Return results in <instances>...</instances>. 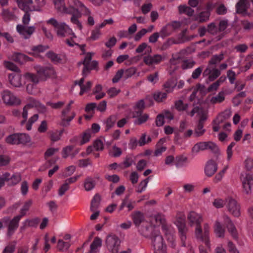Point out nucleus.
<instances>
[{
    "instance_id": "f257e3e1",
    "label": "nucleus",
    "mask_w": 253,
    "mask_h": 253,
    "mask_svg": "<svg viewBox=\"0 0 253 253\" xmlns=\"http://www.w3.org/2000/svg\"><path fill=\"white\" fill-rule=\"evenodd\" d=\"M66 14L72 15L71 22L76 26V27L82 31L83 26L79 20L82 15H89L91 14L90 10L79 0H70L68 2V10Z\"/></svg>"
},
{
    "instance_id": "f03ea898",
    "label": "nucleus",
    "mask_w": 253,
    "mask_h": 253,
    "mask_svg": "<svg viewBox=\"0 0 253 253\" xmlns=\"http://www.w3.org/2000/svg\"><path fill=\"white\" fill-rule=\"evenodd\" d=\"M210 225L207 222L203 224V229L201 224L195 227V236L196 238L204 243L206 246L211 249V243L210 240Z\"/></svg>"
},
{
    "instance_id": "7ed1b4c3",
    "label": "nucleus",
    "mask_w": 253,
    "mask_h": 253,
    "mask_svg": "<svg viewBox=\"0 0 253 253\" xmlns=\"http://www.w3.org/2000/svg\"><path fill=\"white\" fill-rule=\"evenodd\" d=\"M174 223L178 230V234L183 246H186V234L188 231L187 227L185 224V218L183 213H180L176 216Z\"/></svg>"
},
{
    "instance_id": "20e7f679",
    "label": "nucleus",
    "mask_w": 253,
    "mask_h": 253,
    "mask_svg": "<svg viewBox=\"0 0 253 253\" xmlns=\"http://www.w3.org/2000/svg\"><path fill=\"white\" fill-rule=\"evenodd\" d=\"M151 240L155 253H167V246L159 231H154Z\"/></svg>"
},
{
    "instance_id": "39448f33",
    "label": "nucleus",
    "mask_w": 253,
    "mask_h": 253,
    "mask_svg": "<svg viewBox=\"0 0 253 253\" xmlns=\"http://www.w3.org/2000/svg\"><path fill=\"white\" fill-rule=\"evenodd\" d=\"M226 207L230 214L235 217L241 215V205L234 198L228 197L226 199Z\"/></svg>"
},
{
    "instance_id": "423d86ee",
    "label": "nucleus",
    "mask_w": 253,
    "mask_h": 253,
    "mask_svg": "<svg viewBox=\"0 0 253 253\" xmlns=\"http://www.w3.org/2000/svg\"><path fill=\"white\" fill-rule=\"evenodd\" d=\"M195 113H197L198 115L201 118L199 124L195 130L194 133L196 136H199L202 135L205 132L202 122L207 118L206 112L201 108L195 107L190 112L189 115L192 117Z\"/></svg>"
},
{
    "instance_id": "0eeeda50",
    "label": "nucleus",
    "mask_w": 253,
    "mask_h": 253,
    "mask_svg": "<svg viewBox=\"0 0 253 253\" xmlns=\"http://www.w3.org/2000/svg\"><path fill=\"white\" fill-rule=\"evenodd\" d=\"M209 150L211 151L216 153L218 151V146L211 141L201 142L196 144L192 148V152L197 154L201 151Z\"/></svg>"
},
{
    "instance_id": "6e6552de",
    "label": "nucleus",
    "mask_w": 253,
    "mask_h": 253,
    "mask_svg": "<svg viewBox=\"0 0 253 253\" xmlns=\"http://www.w3.org/2000/svg\"><path fill=\"white\" fill-rule=\"evenodd\" d=\"M1 97L3 103L7 106L18 105L21 102L18 97L7 89L1 92Z\"/></svg>"
},
{
    "instance_id": "1a4fd4ad",
    "label": "nucleus",
    "mask_w": 253,
    "mask_h": 253,
    "mask_svg": "<svg viewBox=\"0 0 253 253\" xmlns=\"http://www.w3.org/2000/svg\"><path fill=\"white\" fill-rule=\"evenodd\" d=\"M243 192L247 195L252 193V186L253 185V176L250 174H246L245 176L240 177Z\"/></svg>"
},
{
    "instance_id": "9d476101",
    "label": "nucleus",
    "mask_w": 253,
    "mask_h": 253,
    "mask_svg": "<svg viewBox=\"0 0 253 253\" xmlns=\"http://www.w3.org/2000/svg\"><path fill=\"white\" fill-rule=\"evenodd\" d=\"M106 244L107 249L113 253H117L120 245V240L115 235H110L107 237Z\"/></svg>"
},
{
    "instance_id": "9b49d317",
    "label": "nucleus",
    "mask_w": 253,
    "mask_h": 253,
    "mask_svg": "<svg viewBox=\"0 0 253 253\" xmlns=\"http://www.w3.org/2000/svg\"><path fill=\"white\" fill-rule=\"evenodd\" d=\"M71 109H70V105H67L65 108L62 110L61 115V121L60 125L63 126H68L70 122L74 119L76 116L75 112H72L70 114Z\"/></svg>"
},
{
    "instance_id": "f8f14e48",
    "label": "nucleus",
    "mask_w": 253,
    "mask_h": 253,
    "mask_svg": "<svg viewBox=\"0 0 253 253\" xmlns=\"http://www.w3.org/2000/svg\"><path fill=\"white\" fill-rule=\"evenodd\" d=\"M22 75L20 72L12 73L7 75L9 84L13 87H20L23 85L22 80Z\"/></svg>"
},
{
    "instance_id": "ddd939ff",
    "label": "nucleus",
    "mask_w": 253,
    "mask_h": 253,
    "mask_svg": "<svg viewBox=\"0 0 253 253\" xmlns=\"http://www.w3.org/2000/svg\"><path fill=\"white\" fill-rule=\"evenodd\" d=\"M222 218L229 233L234 239L237 240L238 238V231L231 218L227 214H223Z\"/></svg>"
},
{
    "instance_id": "4468645a",
    "label": "nucleus",
    "mask_w": 253,
    "mask_h": 253,
    "mask_svg": "<svg viewBox=\"0 0 253 253\" xmlns=\"http://www.w3.org/2000/svg\"><path fill=\"white\" fill-rule=\"evenodd\" d=\"M17 31L24 39H28L35 31L34 26H28L25 25L19 24L16 27Z\"/></svg>"
},
{
    "instance_id": "2eb2a0df",
    "label": "nucleus",
    "mask_w": 253,
    "mask_h": 253,
    "mask_svg": "<svg viewBox=\"0 0 253 253\" xmlns=\"http://www.w3.org/2000/svg\"><path fill=\"white\" fill-rule=\"evenodd\" d=\"M35 69L37 74L40 76L53 78L56 76L54 69L51 67L43 68L41 66L36 65L35 66Z\"/></svg>"
},
{
    "instance_id": "dca6fc26",
    "label": "nucleus",
    "mask_w": 253,
    "mask_h": 253,
    "mask_svg": "<svg viewBox=\"0 0 253 253\" xmlns=\"http://www.w3.org/2000/svg\"><path fill=\"white\" fill-rule=\"evenodd\" d=\"M55 31L57 35L59 37H65L66 35L69 34L73 35L74 38H76L72 29L64 22H60L59 26Z\"/></svg>"
},
{
    "instance_id": "f3484780",
    "label": "nucleus",
    "mask_w": 253,
    "mask_h": 253,
    "mask_svg": "<svg viewBox=\"0 0 253 253\" xmlns=\"http://www.w3.org/2000/svg\"><path fill=\"white\" fill-rule=\"evenodd\" d=\"M187 219L191 226L199 225L203 220L202 215L194 211H191L188 214Z\"/></svg>"
},
{
    "instance_id": "a211bd4d",
    "label": "nucleus",
    "mask_w": 253,
    "mask_h": 253,
    "mask_svg": "<svg viewBox=\"0 0 253 253\" xmlns=\"http://www.w3.org/2000/svg\"><path fill=\"white\" fill-rule=\"evenodd\" d=\"M218 169L217 163L215 160L211 159L209 160L205 168V173L209 177L212 176Z\"/></svg>"
},
{
    "instance_id": "6ab92c4d",
    "label": "nucleus",
    "mask_w": 253,
    "mask_h": 253,
    "mask_svg": "<svg viewBox=\"0 0 253 253\" xmlns=\"http://www.w3.org/2000/svg\"><path fill=\"white\" fill-rule=\"evenodd\" d=\"M164 57L160 54L154 55H148L143 58L144 62L148 66L159 64L163 59Z\"/></svg>"
},
{
    "instance_id": "aec40b11",
    "label": "nucleus",
    "mask_w": 253,
    "mask_h": 253,
    "mask_svg": "<svg viewBox=\"0 0 253 253\" xmlns=\"http://www.w3.org/2000/svg\"><path fill=\"white\" fill-rule=\"evenodd\" d=\"M250 5V4L248 0H240L236 4V12L244 16L249 15L247 10Z\"/></svg>"
},
{
    "instance_id": "412c9836",
    "label": "nucleus",
    "mask_w": 253,
    "mask_h": 253,
    "mask_svg": "<svg viewBox=\"0 0 253 253\" xmlns=\"http://www.w3.org/2000/svg\"><path fill=\"white\" fill-rule=\"evenodd\" d=\"M18 6L21 10L25 12L35 11L33 10V0H15Z\"/></svg>"
},
{
    "instance_id": "4be33fe9",
    "label": "nucleus",
    "mask_w": 253,
    "mask_h": 253,
    "mask_svg": "<svg viewBox=\"0 0 253 253\" xmlns=\"http://www.w3.org/2000/svg\"><path fill=\"white\" fill-rule=\"evenodd\" d=\"M76 85H78L80 87V95H82L84 93L87 92L91 88L92 83L90 81L84 82V78H81L79 81L75 82Z\"/></svg>"
},
{
    "instance_id": "5701e85b",
    "label": "nucleus",
    "mask_w": 253,
    "mask_h": 253,
    "mask_svg": "<svg viewBox=\"0 0 253 253\" xmlns=\"http://www.w3.org/2000/svg\"><path fill=\"white\" fill-rule=\"evenodd\" d=\"M21 216L16 215L9 222L8 226L7 235L11 236L17 229L19 225V222L21 219Z\"/></svg>"
},
{
    "instance_id": "b1692460",
    "label": "nucleus",
    "mask_w": 253,
    "mask_h": 253,
    "mask_svg": "<svg viewBox=\"0 0 253 253\" xmlns=\"http://www.w3.org/2000/svg\"><path fill=\"white\" fill-rule=\"evenodd\" d=\"M213 230L216 236L218 238H223L225 234V229L221 222L217 219L214 224Z\"/></svg>"
},
{
    "instance_id": "393cba45",
    "label": "nucleus",
    "mask_w": 253,
    "mask_h": 253,
    "mask_svg": "<svg viewBox=\"0 0 253 253\" xmlns=\"http://www.w3.org/2000/svg\"><path fill=\"white\" fill-rule=\"evenodd\" d=\"M39 223V219L35 218L32 219H27L22 223L20 227L21 231L24 230L27 227H36Z\"/></svg>"
},
{
    "instance_id": "a878e982",
    "label": "nucleus",
    "mask_w": 253,
    "mask_h": 253,
    "mask_svg": "<svg viewBox=\"0 0 253 253\" xmlns=\"http://www.w3.org/2000/svg\"><path fill=\"white\" fill-rule=\"evenodd\" d=\"M12 58L14 61L21 64L32 60L31 58L21 53H15L12 55Z\"/></svg>"
},
{
    "instance_id": "bb28decb",
    "label": "nucleus",
    "mask_w": 253,
    "mask_h": 253,
    "mask_svg": "<svg viewBox=\"0 0 253 253\" xmlns=\"http://www.w3.org/2000/svg\"><path fill=\"white\" fill-rule=\"evenodd\" d=\"M145 107V103L143 100H140L136 102L133 107V112L132 113V117L136 118L141 115L143 109Z\"/></svg>"
},
{
    "instance_id": "cd10ccee",
    "label": "nucleus",
    "mask_w": 253,
    "mask_h": 253,
    "mask_svg": "<svg viewBox=\"0 0 253 253\" xmlns=\"http://www.w3.org/2000/svg\"><path fill=\"white\" fill-rule=\"evenodd\" d=\"M26 105L30 108L35 107L39 111L42 112H44L46 110L44 105H42L39 101L32 98L29 99V102Z\"/></svg>"
},
{
    "instance_id": "c85d7f7f",
    "label": "nucleus",
    "mask_w": 253,
    "mask_h": 253,
    "mask_svg": "<svg viewBox=\"0 0 253 253\" xmlns=\"http://www.w3.org/2000/svg\"><path fill=\"white\" fill-rule=\"evenodd\" d=\"M165 138H161L156 145V148L154 152V155L156 157L159 156L162 154L163 152L166 151L167 147L163 144L166 142Z\"/></svg>"
},
{
    "instance_id": "c756f323",
    "label": "nucleus",
    "mask_w": 253,
    "mask_h": 253,
    "mask_svg": "<svg viewBox=\"0 0 253 253\" xmlns=\"http://www.w3.org/2000/svg\"><path fill=\"white\" fill-rule=\"evenodd\" d=\"M95 185V179L91 177H86L84 182V187L86 191H89L93 189Z\"/></svg>"
},
{
    "instance_id": "7c9ffc66",
    "label": "nucleus",
    "mask_w": 253,
    "mask_h": 253,
    "mask_svg": "<svg viewBox=\"0 0 253 253\" xmlns=\"http://www.w3.org/2000/svg\"><path fill=\"white\" fill-rule=\"evenodd\" d=\"M47 56L54 63H60L65 59V56L57 54L53 52H48L46 53Z\"/></svg>"
},
{
    "instance_id": "2f4dec72",
    "label": "nucleus",
    "mask_w": 253,
    "mask_h": 253,
    "mask_svg": "<svg viewBox=\"0 0 253 253\" xmlns=\"http://www.w3.org/2000/svg\"><path fill=\"white\" fill-rule=\"evenodd\" d=\"M220 71L215 68L211 70L210 68H208L204 72V75L205 76L209 75V79L210 81H213L216 79L220 75Z\"/></svg>"
},
{
    "instance_id": "473e14b6",
    "label": "nucleus",
    "mask_w": 253,
    "mask_h": 253,
    "mask_svg": "<svg viewBox=\"0 0 253 253\" xmlns=\"http://www.w3.org/2000/svg\"><path fill=\"white\" fill-rule=\"evenodd\" d=\"M39 76H41L39 74L37 75L30 72H26L23 75V77L27 81L31 82L32 83H35V84H38L40 82Z\"/></svg>"
},
{
    "instance_id": "72a5a7b5",
    "label": "nucleus",
    "mask_w": 253,
    "mask_h": 253,
    "mask_svg": "<svg viewBox=\"0 0 253 253\" xmlns=\"http://www.w3.org/2000/svg\"><path fill=\"white\" fill-rule=\"evenodd\" d=\"M33 201L32 199H28L24 202L22 207H21L20 211V214L19 216H21L22 217L23 216L26 215L27 211L29 210L30 208L33 204Z\"/></svg>"
},
{
    "instance_id": "f704fd0d",
    "label": "nucleus",
    "mask_w": 253,
    "mask_h": 253,
    "mask_svg": "<svg viewBox=\"0 0 253 253\" xmlns=\"http://www.w3.org/2000/svg\"><path fill=\"white\" fill-rule=\"evenodd\" d=\"M63 131V130H55L49 131L48 134L51 140L53 142H56L59 140L61 138Z\"/></svg>"
},
{
    "instance_id": "c9c22d12",
    "label": "nucleus",
    "mask_w": 253,
    "mask_h": 253,
    "mask_svg": "<svg viewBox=\"0 0 253 253\" xmlns=\"http://www.w3.org/2000/svg\"><path fill=\"white\" fill-rule=\"evenodd\" d=\"M55 8L61 13H66L68 10V6L65 5L64 0L53 1Z\"/></svg>"
},
{
    "instance_id": "e433bc0d",
    "label": "nucleus",
    "mask_w": 253,
    "mask_h": 253,
    "mask_svg": "<svg viewBox=\"0 0 253 253\" xmlns=\"http://www.w3.org/2000/svg\"><path fill=\"white\" fill-rule=\"evenodd\" d=\"M46 0H34L33 10L35 11H42V8L46 5Z\"/></svg>"
},
{
    "instance_id": "4c0bfd02",
    "label": "nucleus",
    "mask_w": 253,
    "mask_h": 253,
    "mask_svg": "<svg viewBox=\"0 0 253 253\" xmlns=\"http://www.w3.org/2000/svg\"><path fill=\"white\" fill-rule=\"evenodd\" d=\"M176 85V81L174 79L168 80L164 84V88L168 93L171 92Z\"/></svg>"
},
{
    "instance_id": "58836bf2",
    "label": "nucleus",
    "mask_w": 253,
    "mask_h": 253,
    "mask_svg": "<svg viewBox=\"0 0 253 253\" xmlns=\"http://www.w3.org/2000/svg\"><path fill=\"white\" fill-rule=\"evenodd\" d=\"M187 157L180 155L176 157L175 160V165L177 168H180L185 166L187 163Z\"/></svg>"
},
{
    "instance_id": "ea45409f",
    "label": "nucleus",
    "mask_w": 253,
    "mask_h": 253,
    "mask_svg": "<svg viewBox=\"0 0 253 253\" xmlns=\"http://www.w3.org/2000/svg\"><path fill=\"white\" fill-rule=\"evenodd\" d=\"M173 32L169 23L164 26L160 32V36L162 38H165L170 35Z\"/></svg>"
},
{
    "instance_id": "a19ab883",
    "label": "nucleus",
    "mask_w": 253,
    "mask_h": 253,
    "mask_svg": "<svg viewBox=\"0 0 253 253\" xmlns=\"http://www.w3.org/2000/svg\"><path fill=\"white\" fill-rule=\"evenodd\" d=\"M5 142L9 144L18 145V133H13L7 136L5 139Z\"/></svg>"
},
{
    "instance_id": "79ce46f5",
    "label": "nucleus",
    "mask_w": 253,
    "mask_h": 253,
    "mask_svg": "<svg viewBox=\"0 0 253 253\" xmlns=\"http://www.w3.org/2000/svg\"><path fill=\"white\" fill-rule=\"evenodd\" d=\"M101 200L100 196L98 194H95L91 202L90 205V210L91 211H95L97 210L99 205L100 204V202Z\"/></svg>"
},
{
    "instance_id": "37998d69",
    "label": "nucleus",
    "mask_w": 253,
    "mask_h": 253,
    "mask_svg": "<svg viewBox=\"0 0 253 253\" xmlns=\"http://www.w3.org/2000/svg\"><path fill=\"white\" fill-rule=\"evenodd\" d=\"M145 50V53H150L152 52V49L150 46L148 45L146 42H143L136 49L135 51L136 53H140Z\"/></svg>"
},
{
    "instance_id": "c03bdc74",
    "label": "nucleus",
    "mask_w": 253,
    "mask_h": 253,
    "mask_svg": "<svg viewBox=\"0 0 253 253\" xmlns=\"http://www.w3.org/2000/svg\"><path fill=\"white\" fill-rule=\"evenodd\" d=\"M93 93L95 95L96 99H100L105 95V93L102 91V86L100 84H97L95 86Z\"/></svg>"
},
{
    "instance_id": "a18cd8bd",
    "label": "nucleus",
    "mask_w": 253,
    "mask_h": 253,
    "mask_svg": "<svg viewBox=\"0 0 253 253\" xmlns=\"http://www.w3.org/2000/svg\"><path fill=\"white\" fill-rule=\"evenodd\" d=\"M21 180V177L20 174L15 173L8 177V184L13 186L18 183Z\"/></svg>"
},
{
    "instance_id": "49530a36",
    "label": "nucleus",
    "mask_w": 253,
    "mask_h": 253,
    "mask_svg": "<svg viewBox=\"0 0 253 253\" xmlns=\"http://www.w3.org/2000/svg\"><path fill=\"white\" fill-rule=\"evenodd\" d=\"M117 121V118L115 116H111L109 117L106 121L105 123V130L108 131L111 128H112L115 124H116Z\"/></svg>"
},
{
    "instance_id": "de8ad7c7",
    "label": "nucleus",
    "mask_w": 253,
    "mask_h": 253,
    "mask_svg": "<svg viewBox=\"0 0 253 253\" xmlns=\"http://www.w3.org/2000/svg\"><path fill=\"white\" fill-rule=\"evenodd\" d=\"M212 205L216 209H221L226 205V201H225L221 198L217 197L213 200Z\"/></svg>"
},
{
    "instance_id": "09e8293b",
    "label": "nucleus",
    "mask_w": 253,
    "mask_h": 253,
    "mask_svg": "<svg viewBox=\"0 0 253 253\" xmlns=\"http://www.w3.org/2000/svg\"><path fill=\"white\" fill-rule=\"evenodd\" d=\"M3 64L5 68L13 72V73L20 72V70L19 69V68L16 65L11 62L8 61H4Z\"/></svg>"
},
{
    "instance_id": "8fccbe9b",
    "label": "nucleus",
    "mask_w": 253,
    "mask_h": 253,
    "mask_svg": "<svg viewBox=\"0 0 253 253\" xmlns=\"http://www.w3.org/2000/svg\"><path fill=\"white\" fill-rule=\"evenodd\" d=\"M175 106L176 109L178 111H185L188 115L190 113V112H188L187 111L188 104L187 103H184L182 100H179L176 101L175 103Z\"/></svg>"
},
{
    "instance_id": "3c124183",
    "label": "nucleus",
    "mask_w": 253,
    "mask_h": 253,
    "mask_svg": "<svg viewBox=\"0 0 253 253\" xmlns=\"http://www.w3.org/2000/svg\"><path fill=\"white\" fill-rule=\"evenodd\" d=\"M37 84L35 83H29L26 86L27 92L31 94H37L39 92V89L38 88Z\"/></svg>"
},
{
    "instance_id": "603ef678",
    "label": "nucleus",
    "mask_w": 253,
    "mask_h": 253,
    "mask_svg": "<svg viewBox=\"0 0 253 253\" xmlns=\"http://www.w3.org/2000/svg\"><path fill=\"white\" fill-rule=\"evenodd\" d=\"M132 217L134 224L138 226L143 220V214L139 211H135L132 214Z\"/></svg>"
},
{
    "instance_id": "864d4df0",
    "label": "nucleus",
    "mask_w": 253,
    "mask_h": 253,
    "mask_svg": "<svg viewBox=\"0 0 253 253\" xmlns=\"http://www.w3.org/2000/svg\"><path fill=\"white\" fill-rule=\"evenodd\" d=\"M19 144H26L31 141L30 136L26 133H18Z\"/></svg>"
},
{
    "instance_id": "5fc2aeb1",
    "label": "nucleus",
    "mask_w": 253,
    "mask_h": 253,
    "mask_svg": "<svg viewBox=\"0 0 253 253\" xmlns=\"http://www.w3.org/2000/svg\"><path fill=\"white\" fill-rule=\"evenodd\" d=\"M226 80L225 77H220L216 82L211 84L208 88L209 91H215L217 89L219 86L223 83Z\"/></svg>"
},
{
    "instance_id": "6e6d98bb",
    "label": "nucleus",
    "mask_w": 253,
    "mask_h": 253,
    "mask_svg": "<svg viewBox=\"0 0 253 253\" xmlns=\"http://www.w3.org/2000/svg\"><path fill=\"white\" fill-rule=\"evenodd\" d=\"M71 244L68 242H65L63 240H59L57 243V248L60 251H67Z\"/></svg>"
},
{
    "instance_id": "4d7b16f0",
    "label": "nucleus",
    "mask_w": 253,
    "mask_h": 253,
    "mask_svg": "<svg viewBox=\"0 0 253 253\" xmlns=\"http://www.w3.org/2000/svg\"><path fill=\"white\" fill-rule=\"evenodd\" d=\"M245 169L247 171H251L253 169V159L247 157L243 162Z\"/></svg>"
},
{
    "instance_id": "13d9d810",
    "label": "nucleus",
    "mask_w": 253,
    "mask_h": 253,
    "mask_svg": "<svg viewBox=\"0 0 253 253\" xmlns=\"http://www.w3.org/2000/svg\"><path fill=\"white\" fill-rule=\"evenodd\" d=\"M102 245V240L101 239L96 237L93 243L90 245L91 252H96L98 248H100Z\"/></svg>"
},
{
    "instance_id": "bf43d9fd",
    "label": "nucleus",
    "mask_w": 253,
    "mask_h": 253,
    "mask_svg": "<svg viewBox=\"0 0 253 253\" xmlns=\"http://www.w3.org/2000/svg\"><path fill=\"white\" fill-rule=\"evenodd\" d=\"M92 66H84V68L83 70L82 74L84 79L86 77L89 73L90 70L95 68L97 65V62L95 61H93L92 62Z\"/></svg>"
},
{
    "instance_id": "052dcab7",
    "label": "nucleus",
    "mask_w": 253,
    "mask_h": 253,
    "mask_svg": "<svg viewBox=\"0 0 253 253\" xmlns=\"http://www.w3.org/2000/svg\"><path fill=\"white\" fill-rule=\"evenodd\" d=\"M167 94L166 92L158 91L154 94V98L157 102H162L166 99Z\"/></svg>"
},
{
    "instance_id": "680f3d73",
    "label": "nucleus",
    "mask_w": 253,
    "mask_h": 253,
    "mask_svg": "<svg viewBox=\"0 0 253 253\" xmlns=\"http://www.w3.org/2000/svg\"><path fill=\"white\" fill-rule=\"evenodd\" d=\"M104 138H98L95 140L93 143V147L97 151H101L104 148Z\"/></svg>"
},
{
    "instance_id": "e2e57ef3",
    "label": "nucleus",
    "mask_w": 253,
    "mask_h": 253,
    "mask_svg": "<svg viewBox=\"0 0 253 253\" xmlns=\"http://www.w3.org/2000/svg\"><path fill=\"white\" fill-rule=\"evenodd\" d=\"M39 119V115L38 114H35L32 117H31L26 126V128L27 130H30L32 129V126L34 123H35L36 121H38Z\"/></svg>"
},
{
    "instance_id": "0e129e2a",
    "label": "nucleus",
    "mask_w": 253,
    "mask_h": 253,
    "mask_svg": "<svg viewBox=\"0 0 253 253\" xmlns=\"http://www.w3.org/2000/svg\"><path fill=\"white\" fill-rule=\"evenodd\" d=\"M91 131L90 130H86L83 134L82 139L79 142L80 145H83L89 141L91 137Z\"/></svg>"
},
{
    "instance_id": "69168bd1",
    "label": "nucleus",
    "mask_w": 253,
    "mask_h": 253,
    "mask_svg": "<svg viewBox=\"0 0 253 253\" xmlns=\"http://www.w3.org/2000/svg\"><path fill=\"white\" fill-rule=\"evenodd\" d=\"M210 15L209 11H203L201 12L198 17L195 19L196 20H199L201 22L207 21L209 20Z\"/></svg>"
},
{
    "instance_id": "338daca9",
    "label": "nucleus",
    "mask_w": 253,
    "mask_h": 253,
    "mask_svg": "<svg viewBox=\"0 0 253 253\" xmlns=\"http://www.w3.org/2000/svg\"><path fill=\"white\" fill-rule=\"evenodd\" d=\"M224 93L221 91L219 92L217 96L212 97L211 101L212 103H220L224 100Z\"/></svg>"
},
{
    "instance_id": "774afa93",
    "label": "nucleus",
    "mask_w": 253,
    "mask_h": 253,
    "mask_svg": "<svg viewBox=\"0 0 253 253\" xmlns=\"http://www.w3.org/2000/svg\"><path fill=\"white\" fill-rule=\"evenodd\" d=\"M101 35V32L99 29H94L91 32L90 37H89V40L96 41L99 39Z\"/></svg>"
}]
</instances>
